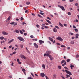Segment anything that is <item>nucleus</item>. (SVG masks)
Here are the masks:
<instances>
[{"label":"nucleus","mask_w":79,"mask_h":79,"mask_svg":"<svg viewBox=\"0 0 79 79\" xmlns=\"http://www.w3.org/2000/svg\"><path fill=\"white\" fill-rule=\"evenodd\" d=\"M45 24L44 23L42 24V25H41V26L42 27H45Z\"/></svg>","instance_id":"30"},{"label":"nucleus","mask_w":79,"mask_h":79,"mask_svg":"<svg viewBox=\"0 0 79 79\" xmlns=\"http://www.w3.org/2000/svg\"><path fill=\"white\" fill-rule=\"evenodd\" d=\"M70 44H74V41H72L70 42Z\"/></svg>","instance_id":"25"},{"label":"nucleus","mask_w":79,"mask_h":79,"mask_svg":"<svg viewBox=\"0 0 79 79\" xmlns=\"http://www.w3.org/2000/svg\"><path fill=\"white\" fill-rule=\"evenodd\" d=\"M24 35H27V33H24Z\"/></svg>","instance_id":"47"},{"label":"nucleus","mask_w":79,"mask_h":79,"mask_svg":"<svg viewBox=\"0 0 79 79\" xmlns=\"http://www.w3.org/2000/svg\"><path fill=\"white\" fill-rule=\"evenodd\" d=\"M40 26H39V25H36V27H37L39 28V27Z\"/></svg>","instance_id":"50"},{"label":"nucleus","mask_w":79,"mask_h":79,"mask_svg":"<svg viewBox=\"0 0 79 79\" xmlns=\"http://www.w3.org/2000/svg\"><path fill=\"white\" fill-rule=\"evenodd\" d=\"M22 24H23V25H24V24H26V25L27 24L26 23H25V22H23V23H22Z\"/></svg>","instance_id":"37"},{"label":"nucleus","mask_w":79,"mask_h":79,"mask_svg":"<svg viewBox=\"0 0 79 79\" xmlns=\"http://www.w3.org/2000/svg\"><path fill=\"white\" fill-rule=\"evenodd\" d=\"M58 7H59V8H60L61 9V10H63V11H65V9H64V7L63 6L60 5H58Z\"/></svg>","instance_id":"3"},{"label":"nucleus","mask_w":79,"mask_h":79,"mask_svg":"<svg viewBox=\"0 0 79 79\" xmlns=\"http://www.w3.org/2000/svg\"><path fill=\"white\" fill-rule=\"evenodd\" d=\"M74 0H70L69 1V2H73Z\"/></svg>","instance_id":"59"},{"label":"nucleus","mask_w":79,"mask_h":79,"mask_svg":"<svg viewBox=\"0 0 79 79\" xmlns=\"http://www.w3.org/2000/svg\"><path fill=\"white\" fill-rule=\"evenodd\" d=\"M5 41L3 40V41L2 42L1 41V44H3V43H5Z\"/></svg>","instance_id":"35"},{"label":"nucleus","mask_w":79,"mask_h":79,"mask_svg":"<svg viewBox=\"0 0 79 79\" xmlns=\"http://www.w3.org/2000/svg\"><path fill=\"white\" fill-rule=\"evenodd\" d=\"M2 34H3V35H7L8 34V33L6 32L5 31H2Z\"/></svg>","instance_id":"6"},{"label":"nucleus","mask_w":79,"mask_h":79,"mask_svg":"<svg viewBox=\"0 0 79 79\" xmlns=\"http://www.w3.org/2000/svg\"><path fill=\"white\" fill-rule=\"evenodd\" d=\"M19 6H20V7H23V5H19Z\"/></svg>","instance_id":"63"},{"label":"nucleus","mask_w":79,"mask_h":79,"mask_svg":"<svg viewBox=\"0 0 79 79\" xmlns=\"http://www.w3.org/2000/svg\"><path fill=\"white\" fill-rule=\"evenodd\" d=\"M40 14L42 15H44V14L42 12H40Z\"/></svg>","instance_id":"45"},{"label":"nucleus","mask_w":79,"mask_h":79,"mask_svg":"<svg viewBox=\"0 0 79 79\" xmlns=\"http://www.w3.org/2000/svg\"><path fill=\"white\" fill-rule=\"evenodd\" d=\"M38 16H39L40 18H43V17L39 14H38Z\"/></svg>","instance_id":"24"},{"label":"nucleus","mask_w":79,"mask_h":79,"mask_svg":"<svg viewBox=\"0 0 79 79\" xmlns=\"http://www.w3.org/2000/svg\"><path fill=\"white\" fill-rule=\"evenodd\" d=\"M22 71L23 72L24 74L25 75H26V73L25 72H26V70L24 69H22Z\"/></svg>","instance_id":"11"},{"label":"nucleus","mask_w":79,"mask_h":79,"mask_svg":"<svg viewBox=\"0 0 79 79\" xmlns=\"http://www.w3.org/2000/svg\"><path fill=\"white\" fill-rule=\"evenodd\" d=\"M11 47H12V46H9V48H11Z\"/></svg>","instance_id":"64"},{"label":"nucleus","mask_w":79,"mask_h":79,"mask_svg":"<svg viewBox=\"0 0 79 79\" xmlns=\"http://www.w3.org/2000/svg\"><path fill=\"white\" fill-rule=\"evenodd\" d=\"M73 27L74 29H75V28H76V27L74 25L73 26Z\"/></svg>","instance_id":"42"},{"label":"nucleus","mask_w":79,"mask_h":79,"mask_svg":"<svg viewBox=\"0 0 79 79\" xmlns=\"http://www.w3.org/2000/svg\"><path fill=\"white\" fill-rule=\"evenodd\" d=\"M17 39H19V40H20V41H22V42H24V41H25V40H24V38H23L22 37H17Z\"/></svg>","instance_id":"2"},{"label":"nucleus","mask_w":79,"mask_h":79,"mask_svg":"<svg viewBox=\"0 0 79 79\" xmlns=\"http://www.w3.org/2000/svg\"><path fill=\"white\" fill-rule=\"evenodd\" d=\"M14 32H16V33H19V31H18V30H16L15 31H14Z\"/></svg>","instance_id":"15"},{"label":"nucleus","mask_w":79,"mask_h":79,"mask_svg":"<svg viewBox=\"0 0 79 79\" xmlns=\"http://www.w3.org/2000/svg\"><path fill=\"white\" fill-rule=\"evenodd\" d=\"M39 42L40 43H44V41L41 40H39Z\"/></svg>","instance_id":"17"},{"label":"nucleus","mask_w":79,"mask_h":79,"mask_svg":"<svg viewBox=\"0 0 79 79\" xmlns=\"http://www.w3.org/2000/svg\"><path fill=\"white\" fill-rule=\"evenodd\" d=\"M61 77H62V79H65V78H64V77H63V76H61Z\"/></svg>","instance_id":"58"},{"label":"nucleus","mask_w":79,"mask_h":79,"mask_svg":"<svg viewBox=\"0 0 79 79\" xmlns=\"http://www.w3.org/2000/svg\"><path fill=\"white\" fill-rule=\"evenodd\" d=\"M28 79H33V78H32L31 77H28L27 78Z\"/></svg>","instance_id":"39"},{"label":"nucleus","mask_w":79,"mask_h":79,"mask_svg":"<svg viewBox=\"0 0 79 79\" xmlns=\"http://www.w3.org/2000/svg\"><path fill=\"white\" fill-rule=\"evenodd\" d=\"M47 18L48 19H49V20H51V19L49 17H47Z\"/></svg>","instance_id":"60"},{"label":"nucleus","mask_w":79,"mask_h":79,"mask_svg":"<svg viewBox=\"0 0 79 79\" xmlns=\"http://www.w3.org/2000/svg\"><path fill=\"white\" fill-rule=\"evenodd\" d=\"M74 30L75 31V32H78V29L75 28L74 29Z\"/></svg>","instance_id":"27"},{"label":"nucleus","mask_w":79,"mask_h":79,"mask_svg":"<svg viewBox=\"0 0 79 79\" xmlns=\"http://www.w3.org/2000/svg\"><path fill=\"white\" fill-rule=\"evenodd\" d=\"M53 32H57V29L56 28H54L53 29Z\"/></svg>","instance_id":"13"},{"label":"nucleus","mask_w":79,"mask_h":79,"mask_svg":"<svg viewBox=\"0 0 79 79\" xmlns=\"http://www.w3.org/2000/svg\"><path fill=\"white\" fill-rule=\"evenodd\" d=\"M13 64H14L12 62V64H11V65L12 66H14V65H13Z\"/></svg>","instance_id":"48"},{"label":"nucleus","mask_w":79,"mask_h":79,"mask_svg":"<svg viewBox=\"0 0 79 79\" xmlns=\"http://www.w3.org/2000/svg\"><path fill=\"white\" fill-rule=\"evenodd\" d=\"M60 47H63V48H65V46H64L63 45H61L60 46Z\"/></svg>","instance_id":"33"},{"label":"nucleus","mask_w":79,"mask_h":79,"mask_svg":"<svg viewBox=\"0 0 79 79\" xmlns=\"http://www.w3.org/2000/svg\"><path fill=\"white\" fill-rule=\"evenodd\" d=\"M56 44L57 45H60L61 44L60 43H56Z\"/></svg>","instance_id":"46"},{"label":"nucleus","mask_w":79,"mask_h":79,"mask_svg":"<svg viewBox=\"0 0 79 79\" xmlns=\"http://www.w3.org/2000/svg\"><path fill=\"white\" fill-rule=\"evenodd\" d=\"M27 7H25L24 9V10H26V9L27 8Z\"/></svg>","instance_id":"54"},{"label":"nucleus","mask_w":79,"mask_h":79,"mask_svg":"<svg viewBox=\"0 0 79 79\" xmlns=\"http://www.w3.org/2000/svg\"><path fill=\"white\" fill-rule=\"evenodd\" d=\"M42 66L43 68H44V69H45V64H43L42 65Z\"/></svg>","instance_id":"21"},{"label":"nucleus","mask_w":79,"mask_h":79,"mask_svg":"<svg viewBox=\"0 0 79 79\" xmlns=\"http://www.w3.org/2000/svg\"><path fill=\"white\" fill-rule=\"evenodd\" d=\"M71 69H73V68H74V66L72 64H71L70 65Z\"/></svg>","instance_id":"18"},{"label":"nucleus","mask_w":79,"mask_h":79,"mask_svg":"<svg viewBox=\"0 0 79 79\" xmlns=\"http://www.w3.org/2000/svg\"><path fill=\"white\" fill-rule=\"evenodd\" d=\"M75 6H78V3H76L75 4Z\"/></svg>","instance_id":"57"},{"label":"nucleus","mask_w":79,"mask_h":79,"mask_svg":"<svg viewBox=\"0 0 79 79\" xmlns=\"http://www.w3.org/2000/svg\"><path fill=\"white\" fill-rule=\"evenodd\" d=\"M0 39L2 40H3L4 39V37L3 36H1L0 37Z\"/></svg>","instance_id":"16"},{"label":"nucleus","mask_w":79,"mask_h":79,"mask_svg":"<svg viewBox=\"0 0 79 79\" xmlns=\"http://www.w3.org/2000/svg\"><path fill=\"white\" fill-rule=\"evenodd\" d=\"M30 37L31 38H34V36H33L32 35H31L30 36Z\"/></svg>","instance_id":"53"},{"label":"nucleus","mask_w":79,"mask_h":79,"mask_svg":"<svg viewBox=\"0 0 79 79\" xmlns=\"http://www.w3.org/2000/svg\"><path fill=\"white\" fill-rule=\"evenodd\" d=\"M31 75L32 76H33V77H34V75L33 74V73H31Z\"/></svg>","instance_id":"43"},{"label":"nucleus","mask_w":79,"mask_h":79,"mask_svg":"<svg viewBox=\"0 0 79 79\" xmlns=\"http://www.w3.org/2000/svg\"><path fill=\"white\" fill-rule=\"evenodd\" d=\"M34 45L35 48H39V46L36 43H34Z\"/></svg>","instance_id":"7"},{"label":"nucleus","mask_w":79,"mask_h":79,"mask_svg":"<svg viewBox=\"0 0 79 79\" xmlns=\"http://www.w3.org/2000/svg\"><path fill=\"white\" fill-rule=\"evenodd\" d=\"M70 34H71V35H74V34H73V33L71 32L70 33Z\"/></svg>","instance_id":"55"},{"label":"nucleus","mask_w":79,"mask_h":79,"mask_svg":"<svg viewBox=\"0 0 79 79\" xmlns=\"http://www.w3.org/2000/svg\"><path fill=\"white\" fill-rule=\"evenodd\" d=\"M46 21H47L48 23L50 22V21H49V20H47V19H46Z\"/></svg>","instance_id":"49"},{"label":"nucleus","mask_w":79,"mask_h":79,"mask_svg":"<svg viewBox=\"0 0 79 79\" xmlns=\"http://www.w3.org/2000/svg\"><path fill=\"white\" fill-rule=\"evenodd\" d=\"M20 33L21 34H23V31H22V30H20Z\"/></svg>","instance_id":"32"},{"label":"nucleus","mask_w":79,"mask_h":79,"mask_svg":"<svg viewBox=\"0 0 79 79\" xmlns=\"http://www.w3.org/2000/svg\"><path fill=\"white\" fill-rule=\"evenodd\" d=\"M58 68H59V69H61V67L60 66H58Z\"/></svg>","instance_id":"38"},{"label":"nucleus","mask_w":79,"mask_h":79,"mask_svg":"<svg viewBox=\"0 0 79 79\" xmlns=\"http://www.w3.org/2000/svg\"><path fill=\"white\" fill-rule=\"evenodd\" d=\"M47 56H48L49 57L51 60H53V57H52V56H51V55H50V56H48V55Z\"/></svg>","instance_id":"8"},{"label":"nucleus","mask_w":79,"mask_h":79,"mask_svg":"<svg viewBox=\"0 0 79 79\" xmlns=\"http://www.w3.org/2000/svg\"><path fill=\"white\" fill-rule=\"evenodd\" d=\"M10 16H9L8 18V20H10Z\"/></svg>","instance_id":"62"},{"label":"nucleus","mask_w":79,"mask_h":79,"mask_svg":"<svg viewBox=\"0 0 79 79\" xmlns=\"http://www.w3.org/2000/svg\"><path fill=\"white\" fill-rule=\"evenodd\" d=\"M55 27L56 28H57V29H60V28H59V27H58V26H56Z\"/></svg>","instance_id":"31"},{"label":"nucleus","mask_w":79,"mask_h":79,"mask_svg":"<svg viewBox=\"0 0 79 79\" xmlns=\"http://www.w3.org/2000/svg\"><path fill=\"white\" fill-rule=\"evenodd\" d=\"M21 58H24V59H26V57L23 55H21Z\"/></svg>","instance_id":"14"},{"label":"nucleus","mask_w":79,"mask_h":79,"mask_svg":"<svg viewBox=\"0 0 79 79\" xmlns=\"http://www.w3.org/2000/svg\"><path fill=\"white\" fill-rule=\"evenodd\" d=\"M71 61V60L69 59H67L66 60L67 62H69V61Z\"/></svg>","instance_id":"29"},{"label":"nucleus","mask_w":79,"mask_h":79,"mask_svg":"<svg viewBox=\"0 0 79 79\" xmlns=\"http://www.w3.org/2000/svg\"><path fill=\"white\" fill-rule=\"evenodd\" d=\"M64 62H65V60H62L61 62V64H63V63H64Z\"/></svg>","instance_id":"23"},{"label":"nucleus","mask_w":79,"mask_h":79,"mask_svg":"<svg viewBox=\"0 0 79 79\" xmlns=\"http://www.w3.org/2000/svg\"><path fill=\"white\" fill-rule=\"evenodd\" d=\"M30 3H31V2H26V4H27V5H29Z\"/></svg>","instance_id":"22"},{"label":"nucleus","mask_w":79,"mask_h":79,"mask_svg":"<svg viewBox=\"0 0 79 79\" xmlns=\"http://www.w3.org/2000/svg\"><path fill=\"white\" fill-rule=\"evenodd\" d=\"M53 78L54 79V78H56V74H54L53 75Z\"/></svg>","instance_id":"19"},{"label":"nucleus","mask_w":79,"mask_h":79,"mask_svg":"<svg viewBox=\"0 0 79 79\" xmlns=\"http://www.w3.org/2000/svg\"><path fill=\"white\" fill-rule=\"evenodd\" d=\"M17 61L18 62H19V59H17Z\"/></svg>","instance_id":"56"},{"label":"nucleus","mask_w":79,"mask_h":79,"mask_svg":"<svg viewBox=\"0 0 79 79\" xmlns=\"http://www.w3.org/2000/svg\"><path fill=\"white\" fill-rule=\"evenodd\" d=\"M23 44H21L20 45V47L21 48H23Z\"/></svg>","instance_id":"34"},{"label":"nucleus","mask_w":79,"mask_h":79,"mask_svg":"<svg viewBox=\"0 0 79 79\" xmlns=\"http://www.w3.org/2000/svg\"><path fill=\"white\" fill-rule=\"evenodd\" d=\"M64 69H67V70H69V69H68V68L66 67H64Z\"/></svg>","instance_id":"26"},{"label":"nucleus","mask_w":79,"mask_h":79,"mask_svg":"<svg viewBox=\"0 0 79 79\" xmlns=\"http://www.w3.org/2000/svg\"><path fill=\"white\" fill-rule=\"evenodd\" d=\"M18 24V23H15V24H14L13 25L14 26H16V25H17V24Z\"/></svg>","instance_id":"52"},{"label":"nucleus","mask_w":79,"mask_h":79,"mask_svg":"<svg viewBox=\"0 0 79 79\" xmlns=\"http://www.w3.org/2000/svg\"><path fill=\"white\" fill-rule=\"evenodd\" d=\"M15 53H16V52H13V55H14V54H15Z\"/></svg>","instance_id":"51"},{"label":"nucleus","mask_w":79,"mask_h":79,"mask_svg":"<svg viewBox=\"0 0 79 79\" xmlns=\"http://www.w3.org/2000/svg\"><path fill=\"white\" fill-rule=\"evenodd\" d=\"M68 14L69 16H70L71 15V12H69Z\"/></svg>","instance_id":"28"},{"label":"nucleus","mask_w":79,"mask_h":79,"mask_svg":"<svg viewBox=\"0 0 79 79\" xmlns=\"http://www.w3.org/2000/svg\"><path fill=\"white\" fill-rule=\"evenodd\" d=\"M10 24H12V25L14 24H15V22L10 23Z\"/></svg>","instance_id":"36"},{"label":"nucleus","mask_w":79,"mask_h":79,"mask_svg":"<svg viewBox=\"0 0 79 79\" xmlns=\"http://www.w3.org/2000/svg\"><path fill=\"white\" fill-rule=\"evenodd\" d=\"M59 24L60 26L63 27V25H62L60 22H59Z\"/></svg>","instance_id":"20"},{"label":"nucleus","mask_w":79,"mask_h":79,"mask_svg":"<svg viewBox=\"0 0 79 79\" xmlns=\"http://www.w3.org/2000/svg\"><path fill=\"white\" fill-rule=\"evenodd\" d=\"M64 26H67V24H64Z\"/></svg>","instance_id":"61"},{"label":"nucleus","mask_w":79,"mask_h":79,"mask_svg":"<svg viewBox=\"0 0 79 79\" xmlns=\"http://www.w3.org/2000/svg\"><path fill=\"white\" fill-rule=\"evenodd\" d=\"M46 54H44V56H50V54L52 53V52H51L50 51H47L46 52Z\"/></svg>","instance_id":"1"},{"label":"nucleus","mask_w":79,"mask_h":79,"mask_svg":"<svg viewBox=\"0 0 79 79\" xmlns=\"http://www.w3.org/2000/svg\"><path fill=\"white\" fill-rule=\"evenodd\" d=\"M14 39H12L10 40V41H9L8 42V44H10L11 42H13L14 41Z\"/></svg>","instance_id":"9"},{"label":"nucleus","mask_w":79,"mask_h":79,"mask_svg":"<svg viewBox=\"0 0 79 79\" xmlns=\"http://www.w3.org/2000/svg\"><path fill=\"white\" fill-rule=\"evenodd\" d=\"M21 20L22 21H23V20H24V18H23V17H21Z\"/></svg>","instance_id":"41"},{"label":"nucleus","mask_w":79,"mask_h":79,"mask_svg":"<svg viewBox=\"0 0 79 79\" xmlns=\"http://www.w3.org/2000/svg\"><path fill=\"white\" fill-rule=\"evenodd\" d=\"M76 58H79V55H76Z\"/></svg>","instance_id":"40"},{"label":"nucleus","mask_w":79,"mask_h":79,"mask_svg":"<svg viewBox=\"0 0 79 79\" xmlns=\"http://www.w3.org/2000/svg\"><path fill=\"white\" fill-rule=\"evenodd\" d=\"M44 28H45V29H48V27L47 26H45Z\"/></svg>","instance_id":"44"},{"label":"nucleus","mask_w":79,"mask_h":79,"mask_svg":"<svg viewBox=\"0 0 79 79\" xmlns=\"http://www.w3.org/2000/svg\"><path fill=\"white\" fill-rule=\"evenodd\" d=\"M40 74V76H42V77H45V74L44 73H41Z\"/></svg>","instance_id":"10"},{"label":"nucleus","mask_w":79,"mask_h":79,"mask_svg":"<svg viewBox=\"0 0 79 79\" xmlns=\"http://www.w3.org/2000/svg\"><path fill=\"white\" fill-rule=\"evenodd\" d=\"M56 39L57 40H59L60 41H63V40L61 37H60V36H58L57 38H56Z\"/></svg>","instance_id":"4"},{"label":"nucleus","mask_w":79,"mask_h":79,"mask_svg":"<svg viewBox=\"0 0 79 79\" xmlns=\"http://www.w3.org/2000/svg\"><path fill=\"white\" fill-rule=\"evenodd\" d=\"M48 39H49V40H51V42L53 41V39L52 38H51L50 37H48Z\"/></svg>","instance_id":"12"},{"label":"nucleus","mask_w":79,"mask_h":79,"mask_svg":"<svg viewBox=\"0 0 79 79\" xmlns=\"http://www.w3.org/2000/svg\"><path fill=\"white\" fill-rule=\"evenodd\" d=\"M65 71L67 73V74H68L69 75H72V73L69 72V71L67 70H65Z\"/></svg>","instance_id":"5"}]
</instances>
